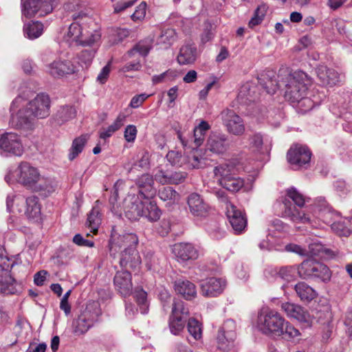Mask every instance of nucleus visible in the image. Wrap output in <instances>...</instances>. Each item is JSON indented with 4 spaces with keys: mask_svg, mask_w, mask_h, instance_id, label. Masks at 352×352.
Returning <instances> with one entry per match:
<instances>
[{
    "mask_svg": "<svg viewBox=\"0 0 352 352\" xmlns=\"http://www.w3.org/2000/svg\"><path fill=\"white\" fill-rule=\"evenodd\" d=\"M197 58V47L193 45H183L177 56V62L179 65H190L195 63Z\"/></svg>",
    "mask_w": 352,
    "mask_h": 352,
    "instance_id": "nucleus-32",
    "label": "nucleus"
},
{
    "mask_svg": "<svg viewBox=\"0 0 352 352\" xmlns=\"http://www.w3.org/2000/svg\"><path fill=\"white\" fill-rule=\"evenodd\" d=\"M285 250L300 256L307 255V250L306 249L295 243H289L285 245Z\"/></svg>",
    "mask_w": 352,
    "mask_h": 352,
    "instance_id": "nucleus-63",
    "label": "nucleus"
},
{
    "mask_svg": "<svg viewBox=\"0 0 352 352\" xmlns=\"http://www.w3.org/2000/svg\"><path fill=\"white\" fill-rule=\"evenodd\" d=\"M209 129L210 125L206 121H201L199 124L195 128L192 138L195 147H199L203 144L206 133Z\"/></svg>",
    "mask_w": 352,
    "mask_h": 352,
    "instance_id": "nucleus-42",
    "label": "nucleus"
},
{
    "mask_svg": "<svg viewBox=\"0 0 352 352\" xmlns=\"http://www.w3.org/2000/svg\"><path fill=\"white\" fill-rule=\"evenodd\" d=\"M188 163L192 168H204L208 165V160L201 155V151L195 150L188 156Z\"/></svg>",
    "mask_w": 352,
    "mask_h": 352,
    "instance_id": "nucleus-41",
    "label": "nucleus"
},
{
    "mask_svg": "<svg viewBox=\"0 0 352 352\" xmlns=\"http://www.w3.org/2000/svg\"><path fill=\"white\" fill-rule=\"evenodd\" d=\"M24 34L30 39L38 38L43 32V25L38 21H31L24 25Z\"/></svg>",
    "mask_w": 352,
    "mask_h": 352,
    "instance_id": "nucleus-40",
    "label": "nucleus"
},
{
    "mask_svg": "<svg viewBox=\"0 0 352 352\" xmlns=\"http://www.w3.org/2000/svg\"><path fill=\"white\" fill-rule=\"evenodd\" d=\"M189 314L187 305L184 301L174 300L168 318V327L171 333L179 335L184 330Z\"/></svg>",
    "mask_w": 352,
    "mask_h": 352,
    "instance_id": "nucleus-9",
    "label": "nucleus"
},
{
    "mask_svg": "<svg viewBox=\"0 0 352 352\" xmlns=\"http://www.w3.org/2000/svg\"><path fill=\"white\" fill-rule=\"evenodd\" d=\"M125 120L126 116L123 113H120L113 124L100 132V138L104 140L110 138L116 131L119 130L124 125Z\"/></svg>",
    "mask_w": 352,
    "mask_h": 352,
    "instance_id": "nucleus-39",
    "label": "nucleus"
},
{
    "mask_svg": "<svg viewBox=\"0 0 352 352\" xmlns=\"http://www.w3.org/2000/svg\"><path fill=\"white\" fill-rule=\"evenodd\" d=\"M146 3L142 2L135 9V12L131 15V19L133 21L142 20L146 15Z\"/></svg>",
    "mask_w": 352,
    "mask_h": 352,
    "instance_id": "nucleus-57",
    "label": "nucleus"
},
{
    "mask_svg": "<svg viewBox=\"0 0 352 352\" xmlns=\"http://www.w3.org/2000/svg\"><path fill=\"white\" fill-rule=\"evenodd\" d=\"M141 264V258L136 248H126L120 252V265L122 267L135 269Z\"/></svg>",
    "mask_w": 352,
    "mask_h": 352,
    "instance_id": "nucleus-28",
    "label": "nucleus"
},
{
    "mask_svg": "<svg viewBox=\"0 0 352 352\" xmlns=\"http://www.w3.org/2000/svg\"><path fill=\"white\" fill-rule=\"evenodd\" d=\"M71 290H69L63 295L60 303V308L67 316L71 312V306L68 302V298L71 294Z\"/></svg>",
    "mask_w": 352,
    "mask_h": 352,
    "instance_id": "nucleus-64",
    "label": "nucleus"
},
{
    "mask_svg": "<svg viewBox=\"0 0 352 352\" xmlns=\"http://www.w3.org/2000/svg\"><path fill=\"white\" fill-rule=\"evenodd\" d=\"M331 229L339 236H347L351 231L342 222H335L331 225Z\"/></svg>",
    "mask_w": 352,
    "mask_h": 352,
    "instance_id": "nucleus-59",
    "label": "nucleus"
},
{
    "mask_svg": "<svg viewBox=\"0 0 352 352\" xmlns=\"http://www.w3.org/2000/svg\"><path fill=\"white\" fill-rule=\"evenodd\" d=\"M268 6L265 3L259 5L254 11V16L249 22V27L253 28L254 26L260 24L264 19L267 12Z\"/></svg>",
    "mask_w": 352,
    "mask_h": 352,
    "instance_id": "nucleus-49",
    "label": "nucleus"
},
{
    "mask_svg": "<svg viewBox=\"0 0 352 352\" xmlns=\"http://www.w3.org/2000/svg\"><path fill=\"white\" fill-rule=\"evenodd\" d=\"M215 177L217 178L220 185L224 183V180L228 179L233 175H236L235 165L231 162L221 164L214 168L213 170Z\"/></svg>",
    "mask_w": 352,
    "mask_h": 352,
    "instance_id": "nucleus-33",
    "label": "nucleus"
},
{
    "mask_svg": "<svg viewBox=\"0 0 352 352\" xmlns=\"http://www.w3.org/2000/svg\"><path fill=\"white\" fill-rule=\"evenodd\" d=\"M8 263H3V266L0 265V292L4 294H13L17 290L15 285V280L10 274V270L14 265V262Z\"/></svg>",
    "mask_w": 352,
    "mask_h": 352,
    "instance_id": "nucleus-21",
    "label": "nucleus"
},
{
    "mask_svg": "<svg viewBox=\"0 0 352 352\" xmlns=\"http://www.w3.org/2000/svg\"><path fill=\"white\" fill-rule=\"evenodd\" d=\"M331 251L327 249L320 243H311L309 245V250H307V254L311 256H318L321 258L324 256H329L331 255Z\"/></svg>",
    "mask_w": 352,
    "mask_h": 352,
    "instance_id": "nucleus-51",
    "label": "nucleus"
},
{
    "mask_svg": "<svg viewBox=\"0 0 352 352\" xmlns=\"http://www.w3.org/2000/svg\"><path fill=\"white\" fill-rule=\"evenodd\" d=\"M173 253L182 261L195 260L198 257V252L192 244L189 243H175L172 248Z\"/></svg>",
    "mask_w": 352,
    "mask_h": 352,
    "instance_id": "nucleus-29",
    "label": "nucleus"
},
{
    "mask_svg": "<svg viewBox=\"0 0 352 352\" xmlns=\"http://www.w3.org/2000/svg\"><path fill=\"white\" fill-rule=\"evenodd\" d=\"M298 273L303 279L314 278L324 283L329 282L331 277V272L326 265L313 259L302 262Z\"/></svg>",
    "mask_w": 352,
    "mask_h": 352,
    "instance_id": "nucleus-8",
    "label": "nucleus"
},
{
    "mask_svg": "<svg viewBox=\"0 0 352 352\" xmlns=\"http://www.w3.org/2000/svg\"><path fill=\"white\" fill-rule=\"evenodd\" d=\"M89 136L87 134H83L80 136L75 138L73 142L72 146L69 149L68 158L70 161L74 160L77 156L82 153L84 147L89 139Z\"/></svg>",
    "mask_w": 352,
    "mask_h": 352,
    "instance_id": "nucleus-37",
    "label": "nucleus"
},
{
    "mask_svg": "<svg viewBox=\"0 0 352 352\" xmlns=\"http://www.w3.org/2000/svg\"><path fill=\"white\" fill-rule=\"evenodd\" d=\"M176 32L173 28H166L162 30L157 38L158 43L171 45L176 39Z\"/></svg>",
    "mask_w": 352,
    "mask_h": 352,
    "instance_id": "nucleus-52",
    "label": "nucleus"
},
{
    "mask_svg": "<svg viewBox=\"0 0 352 352\" xmlns=\"http://www.w3.org/2000/svg\"><path fill=\"white\" fill-rule=\"evenodd\" d=\"M76 111L73 106H62L56 114V119L60 124L67 122L76 116Z\"/></svg>",
    "mask_w": 352,
    "mask_h": 352,
    "instance_id": "nucleus-43",
    "label": "nucleus"
},
{
    "mask_svg": "<svg viewBox=\"0 0 352 352\" xmlns=\"http://www.w3.org/2000/svg\"><path fill=\"white\" fill-rule=\"evenodd\" d=\"M189 334L195 340H199L202 337V324L197 319L190 318L187 323Z\"/></svg>",
    "mask_w": 352,
    "mask_h": 352,
    "instance_id": "nucleus-48",
    "label": "nucleus"
},
{
    "mask_svg": "<svg viewBox=\"0 0 352 352\" xmlns=\"http://www.w3.org/2000/svg\"><path fill=\"white\" fill-rule=\"evenodd\" d=\"M317 76L322 85L333 86L339 82V74L333 69L320 65L316 70Z\"/></svg>",
    "mask_w": 352,
    "mask_h": 352,
    "instance_id": "nucleus-30",
    "label": "nucleus"
},
{
    "mask_svg": "<svg viewBox=\"0 0 352 352\" xmlns=\"http://www.w3.org/2000/svg\"><path fill=\"white\" fill-rule=\"evenodd\" d=\"M244 179L241 177H236V175H233L228 179L224 180L221 186L228 190V191L236 192L239 191L244 186Z\"/></svg>",
    "mask_w": 352,
    "mask_h": 352,
    "instance_id": "nucleus-44",
    "label": "nucleus"
},
{
    "mask_svg": "<svg viewBox=\"0 0 352 352\" xmlns=\"http://www.w3.org/2000/svg\"><path fill=\"white\" fill-rule=\"evenodd\" d=\"M129 35V31L126 29L117 28L113 30V43H118L122 42L123 39L126 38Z\"/></svg>",
    "mask_w": 352,
    "mask_h": 352,
    "instance_id": "nucleus-62",
    "label": "nucleus"
},
{
    "mask_svg": "<svg viewBox=\"0 0 352 352\" xmlns=\"http://www.w3.org/2000/svg\"><path fill=\"white\" fill-rule=\"evenodd\" d=\"M273 72H265L260 74L257 78L259 84L270 94H274L278 87L284 91L285 98L296 103L305 96L313 80L302 71L290 72L287 69L279 70L278 80L274 79Z\"/></svg>",
    "mask_w": 352,
    "mask_h": 352,
    "instance_id": "nucleus-1",
    "label": "nucleus"
},
{
    "mask_svg": "<svg viewBox=\"0 0 352 352\" xmlns=\"http://www.w3.org/2000/svg\"><path fill=\"white\" fill-rule=\"evenodd\" d=\"M96 52V50L94 49L84 50L78 54V59L82 67L84 65L85 67H87L91 65Z\"/></svg>",
    "mask_w": 352,
    "mask_h": 352,
    "instance_id": "nucleus-53",
    "label": "nucleus"
},
{
    "mask_svg": "<svg viewBox=\"0 0 352 352\" xmlns=\"http://www.w3.org/2000/svg\"><path fill=\"white\" fill-rule=\"evenodd\" d=\"M226 285L224 279L220 278H208L200 284L201 294L208 298H213L221 294Z\"/></svg>",
    "mask_w": 352,
    "mask_h": 352,
    "instance_id": "nucleus-22",
    "label": "nucleus"
},
{
    "mask_svg": "<svg viewBox=\"0 0 352 352\" xmlns=\"http://www.w3.org/2000/svg\"><path fill=\"white\" fill-rule=\"evenodd\" d=\"M159 197L170 204H174L179 201L180 199L179 194L171 187H163L159 190Z\"/></svg>",
    "mask_w": 352,
    "mask_h": 352,
    "instance_id": "nucleus-45",
    "label": "nucleus"
},
{
    "mask_svg": "<svg viewBox=\"0 0 352 352\" xmlns=\"http://www.w3.org/2000/svg\"><path fill=\"white\" fill-rule=\"evenodd\" d=\"M39 0H21L22 14L30 18L38 13Z\"/></svg>",
    "mask_w": 352,
    "mask_h": 352,
    "instance_id": "nucleus-47",
    "label": "nucleus"
},
{
    "mask_svg": "<svg viewBox=\"0 0 352 352\" xmlns=\"http://www.w3.org/2000/svg\"><path fill=\"white\" fill-rule=\"evenodd\" d=\"M151 48L152 41L151 39L140 41L128 52V55L129 57H131L135 53H138L143 56H146Z\"/></svg>",
    "mask_w": 352,
    "mask_h": 352,
    "instance_id": "nucleus-46",
    "label": "nucleus"
},
{
    "mask_svg": "<svg viewBox=\"0 0 352 352\" xmlns=\"http://www.w3.org/2000/svg\"><path fill=\"white\" fill-rule=\"evenodd\" d=\"M138 130L135 125L129 124L124 130V136L126 142H133L135 141Z\"/></svg>",
    "mask_w": 352,
    "mask_h": 352,
    "instance_id": "nucleus-60",
    "label": "nucleus"
},
{
    "mask_svg": "<svg viewBox=\"0 0 352 352\" xmlns=\"http://www.w3.org/2000/svg\"><path fill=\"white\" fill-rule=\"evenodd\" d=\"M307 199L295 188H290L286 190V195L283 201L285 206L284 216L294 222L309 223L311 217L307 213V208L302 210Z\"/></svg>",
    "mask_w": 352,
    "mask_h": 352,
    "instance_id": "nucleus-5",
    "label": "nucleus"
},
{
    "mask_svg": "<svg viewBox=\"0 0 352 352\" xmlns=\"http://www.w3.org/2000/svg\"><path fill=\"white\" fill-rule=\"evenodd\" d=\"M118 196V190H115L113 195H111L109 198V204L111 206V212L118 217H121L122 216V212H124L123 205L120 206L118 204L116 203Z\"/></svg>",
    "mask_w": 352,
    "mask_h": 352,
    "instance_id": "nucleus-55",
    "label": "nucleus"
},
{
    "mask_svg": "<svg viewBox=\"0 0 352 352\" xmlns=\"http://www.w3.org/2000/svg\"><path fill=\"white\" fill-rule=\"evenodd\" d=\"M134 298L140 307L142 314H146L148 309L147 293L142 288H137L134 292Z\"/></svg>",
    "mask_w": 352,
    "mask_h": 352,
    "instance_id": "nucleus-50",
    "label": "nucleus"
},
{
    "mask_svg": "<svg viewBox=\"0 0 352 352\" xmlns=\"http://www.w3.org/2000/svg\"><path fill=\"white\" fill-rule=\"evenodd\" d=\"M46 67L47 72L56 78L74 74L78 71L76 66L69 60L57 59L48 64Z\"/></svg>",
    "mask_w": 352,
    "mask_h": 352,
    "instance_id": "nucleus-16",
    "label": "nucleus"
},
{
    "mask_svg": "<svg viewBox=\"0 0 352 352\" xmlns=\"http://www.w3.org/2000/svg\"><path fill=\"white\" fill-rule=\"evenodd\" d=\"M311 152L306 145L296 144L287 151L288 162L296 168H307L310 164Z\"/></svg>",
    "mask_w": 352,
    "mask_h": 352,
    "instance_id": "nucleus-10",
    "label": "nucleus"
},
{
    "mask_svg": "<svg viewBox=\"0 0 352 352\" xmlns=\"http://www.w3.org/2000/svg\"><path fill=\"white\" fill-rule=\"evenodd\" d=\"M221 118L223 125L228 133L234 135H241L244 133L245 128L243 119L233 110L226 109L222 111Z\"/></svg>",
    "mask_w": 352,
    "mask_h": 352,
    "instance_id": "nucleus-14",
    "label": "nucleus"
},
{
    "mask_svg": "<svg viewBox=\"0 0 352 352\" xmlns=\"http://www.w3.org/2000/svg\"><path fill=\"white\" fill-rule=\"evenodd\" d=\"M228 136L223 133H212L206 142V149L216 155H223L229 149Z\"/></svg>",
    "mask_w": 352,
    "mask_h": 352,
    "instance_id": "nucleus-23",
    "label": "nucleus"
},
{
    "mask_svg": "<svg viewBox=\"0 0 352 352\" xmlns=\"http://www.w3.org/2000/svg\"><path fill=\"white\" fill-rule=\"evenodd\" d=\"M136 184L139 188V196L143 199L149 200L156 194L153 187L154 180L149 174H144L137 179Z\"/></svg>",
    "mask_w": 352,
    "mask_h": 352,
    "instance_id": "nucleus-27",
    "label": "nucleus"
},
{
    "mask_svg": "<svg viewBox=\"0 0 352 352\" xmlns=\"http://www.w3.org/2000/svg\"><path fill=\"white\" fill-rule=\"evenodd\" d=\"M295 272V268L292 266H285L281 267L278 272H277L278 275L283 279L289 280L292 278Z\"/></svg>",
    "mask_w": 352,
    "mask_h": 352,
    "instance_id": "nucleus-58",
    "label": "nucleus"
},
{
    "mask_svg": "<svg viewBox=\"0 0 352 352\" xmlns=\"http://www.w3.org/2000/svg\"><path fill=\"white\" fill-rule=\"evenodd\" d=\"M227 217L232 229L236 234L242 233L247 227V217L241 210L237 209L232 203L226 206Z\"/></svg>",
    "mask_w": 352,
    "mask_h": 352,
    "instance_id": "nucleus-19",
    "label": "nucleus"
},
{
    "mask_svg": "<svg viewBox=\"0 0 352 352\" xmlns=\"http://www.w3.org/2000/svg\"><path fill=\"white\" fill-rule=\"evenodd\" d=\"M56 185L50 179L40 177L31 190L38 192L41 195L47 197L55 191Z\"/></svg>",
    "mask_w": 352,
    "mask_h": 352,
    "instance_id": "nucleus-35",
    "label": "nucleus"
},
{
    "mask_svg": "<svg viewBox=\"0 0 352 352\" xmlns=\"http://www.w3.org/2000/svg\"><path fill=\"white\" fill-rule=\"evenodd\" d=\"M235 329V323L232 320H228L223 323L217 336L219 349L223 351L228 349L236 338Z\"/></svg>",
    "mask_w": 352,
    "mask_h": 352,
    "instance_id": "nucleus-24",
    "label": "nucleus"
},
{
    "mask_svg": "<svg viewBox=\"0 0 352 352\" xmlns=\"http://www.w3.org/2000/svg\"><path fill=\"white\" fill-rule=\"evenodd\" d=\"M99 201L96 202V205L93 207L91 212L88 214L87 223L91 232L96 234L98 232L99 226L101 223L100 208L98 206Z\"/></svg>",
    "mask_w": 352,
    "mask_h": 352,
    "instance_id": "nucleus-38",
    "label": "nucleus"
},
{
    "mask_svg": "<svg viewBox=\"0 0 352 352\" xmlns=\"http://www.w3.org/2000/svg\"><path fill=\"white\" fill-rule=\"evenodd\" d=\"M83 19L86 28L82 32L78 45L84 47L100 45L102 36L100 27L91 15L85 16Z\"/></svg>",
    "mask_w": 352,
    "mask_h": 352,
    "instance_id": "nucleus-11",
    "label": "nucleus"
},
{
    "mask_svg": "<svg viewBox=\"0 0 352 352\" xmlns=\"http://www.w3.org/2000/svg\"><path fill=\"white\" fill-rule=\"evenodd\" d=\"M176 76L175 72L168 70L160 75H155L152 77L153 84H158L163 82L166 78L173 79Z\"/></svg>",
    "mask_w": 352,
    "mask_h": 352,
    "instance_id": "nucleus-61",
    "label": "nucleus"
},
{
    "mask_svg": "<svg viewBox=\"0 0 352 352\" xmlns=\"http://www.w3.org/2000/svg\"><path fill=\"white\" fill-rule=\"evenodd\" d=\"M175 292L187 300H191L197 296L196 286L188 280H178L175 283Z\"/></svg>",
    "mask_w": 352,
    "mask_h": 352,
    "instance_id": "nucleus-31",
    "label": "nucleus"
},
{
    "mask_svg": "<svg viewBox=\"0 0 352 352\" xmlns=\"http://www.w3.org/2000/svg\"><path fill=\"white\" fill-rule=\"evenodd\" d=\"M294 290L300 300L310 302L317 296V292L305 282H299L294 285Z\"/></svg>",
    "mask_w": 352,
    "mask_h": 352,
    "instance_id": "nucleus-36",
    "label": "nucleus"
},
{
    "mask_svg": "<svg viewBox=\"0 0 352 352\" xmlns=\"http://www.w3.org/2000/svg\"><path fill=\"white\" fill-rule=\"evenodd\" d=\"M298 103V108L302 112H307L314 107L315 102H314L310 98L303 96L302 99L296 102Z\"/></svg>",
    "mask_w": 352,
    "mask_h": 352,
    "instance_id": "nucleus-56",
    "label": "nucleus"
},
{
    "mask_svg": "<svg viewBox=\"0 0 352 352\" xmlns=\"http://www.w3.org/2000/svg\"><path fill=\"white\" fill-rule=\"evenodd\" d=\"M40 177L41 175L35 167L27 162H22L14 171H9L5 179L7 183L15 181L31 189Z\"/></svg>",
    "mask_w": 352,
    "mask_h": 352,
    "instance_id": "nucleus-6",
    "label": "nucleus"
},
{
    "mask_svg": "<svg viewBox=\"0 0 352 352\" xmlns=\"http://www.w3.org/2000/svg\"><path fill=\"white\" fill-rule=\"evenodd\" d=\"M186 176L187 174L185 172L164 173L160 171L156 175L157 179L162 184H179L185 180Z\"/></svg>",
    "mask_w": 352,
    "mask_h": 352,
    "instance_id": "nucleus-34",
    "label": "nucleus"
},
{
    "mask_svg": "<svg viewBox=\"0 0 352 352\" xmlns=\"http://www.w3.org/2000/svg\"><path fill=\"white\" fill-rule=\"evenodd\" d=\"M250 150L255 155H268L272 149V142L263 134L254 132L248 135Z\"/></svg>",
    "mask_w": 352,
    "mask_h": 352,
    "instance_id": "nucleus-15",
    "label": "nucleus"
},
{
    "mask_svg": "<svg viewBox=\"0 0 352 352\" xmlns=\"http://www.w3.org/2000/svg\"><path fill=\"white\" fill-rule=\"evenodd\" d=\"M116 289L123 296H129L133 289L132 276L127 270L118 271L113 278Z\"/></svg>",
    "mask_w": 352,
    "mask_h": 352,
    "instance_id": "nucleus-26",
    "label": "nucleus"
},
{
    "mask_svg": "<svg viewBox=\"0 0 352 352\" xmlns=\"http://www.w3.org/2000/svg\"><path fill=\"white\" fill-rule=\"evenodd\" d=\"M256 328L265 336L281 337L287 340L295 338L300 335L298 329L274 309H262L258 314Z\"/></svg>",
    "mask_w": 352,
    "mask_h": 352,
    "instance_id": "nucleus-3",
    "label": "nucleus"
},
{
    "mask_svg": "<svg viewBox=\"0 0 352 352\" xmlns=\"http://www.w3.org/2000/svg\"><path fill=\"white\" fill-rule=\"evenodd\" d=\"M14 197L8 196L6 199L7 208L10 212H14L15 210L19 213L23 212L30 220L38 221L40 219L41 206L38 203V198L36 196L28 197L25 200V208L24 207V201L23 199L16 198V206L13 208Z\"/></svg>",
    "mask_w": 352,
    "mask_h": 352,
    "instance_id": "nucleus-7",
    "label": "nucleus"
},
{
    "mask_svg": "<svg viewBox=\"0 0 352 352\" xmlns=\"http://www.w3.org/2000/svg\"><path fill=\"white\" fill-rule=\"evenodd\" d=\"M138 244V238L133 233L112 234L109 243L110 255L116 258L117 254L122 249L124 250V248H136Z\"/></svg>",
    "mask_w": 352,
    "mask_h": 352,
    "instance_id": "nucleus-12",
    "label": "nucleus"
},
{
    "mask_svg": "<svg viewBox=\"0 0 352 352\" xmlns=\"http://www.w3.org/2000/svg\"><path fill=\"white\" fill-rule=\"evenodd\" d=\"M55 0H39L38 14L40 16H45L52 12L54 7Z\"/></svg>",
    "mask_w": 352,
    "mask_h": 352,
    "instance_id": "nucleus-54",
    "label": "nucleus"
},
{
    "mask_svg": "<svg viewBox=\"0 0 352 352\" xmlns=\"http://www.w3.org/2000/svg\"><path fill=\"white\" fill-rule=\"evenodd\" d=\"M281 309L289 318H294L307 325H310L314 320V316L299 305L286 302L282 303Z\"/></svg>",
    "mask_w": 352,
    "mask_h": 352,
    "instance_id": "nucleus-18",
    "label": "nucleus"
},
{
    "mask_svg": "<svg viewBox=\"0 0 352 352\" xmlns=\"http://www.w3.org/2000/svg\"><path fill=\"white\" fill-rule=\"evenodd\" d=\"M188 212L195 218L203 219L208 216L210 206L198 193L192 192L186 198Z\"/></svg>",
    "mask_w": 352,
    "mask_h": 352,
    "instance_id": "nucleus-13",
    "label": "nucleus"
},
{
    "mask_svg": "<svg viewBox=\"0 0 352 352\" xmlns=\"http://www.w3.org/2000/svg\"><path fill=\"white\" fill-rule=\"evenodd\" d=\"M135 194H128L123 200V211L125 217L131 221L138 220L141 217L154 222L160 219L161 211L157 204Z\"/></svg>",
    "mask_w": 352,
    "mask_h": 352,
    "instance_id": "nucleus-4",
    "label": "nucleus"
},
{
    "mask_svg": "<svg viewBox=\"0 0 352 352\" xmlns=\"http://www.w3.org/2000/svg\"><path fill=\"white\" fill-rule=\"evenodd\" d=\"M94 322V314L87 309H85L72 322L74 334L78 336L85 334L93 327Z\"/></svg>",
    "mask_w": 352,
    "mask_h": 352,
    "instance_id": "nucleus-25",
    "label": "nucleus"
},
{
    "mask_svg": "<svg viewBox=\"0 0 352 352\" xmlns=\"http://www.w3.org/2000/svg\"><path fill=\"white\" fill-rule=\"evenodd\" d=\"M50 98L45 94H38L25 107L12 114L10 124L18 129L32 131L35 126V119H43L50 113Z\"/></svg>",
    "mask_w": 352,
    "mask_h": 352,
    "instance_id": "nucleus-2",
    "label": "nucleus"
},
{
    "mask_svg": "<svg viewBox=\"0 0 352 352\" xmlns=\"http://www.w3.org/2000/svg\"><path fill=\"white\" fill-rule=\"evenodd\" d=\"M0 148L5 152L21 156L24 151L21 140L15 133H6L0 138Z\"/></svg>",
    "mask_w": 352,
    "mask_h": 352,
    "instance_id": "nucleus-17",
    "label": "nucleus"
},
{
    "mask_svg": "<svg viewBox=\"0 0 352 352\" xmlns=\"http://www.w3.org/2000/svg\"><path fill=\"white\" fill-rule=\"evenodd\" d=\"M85 16H90V14L82 10L78 12H74L72 15L74 22L68 28L67 36L71 40V41H75L78 45L81 38L82 32L86 28V25H85V21L83 19Z\"/></svg>",
    "mask_w": 352,
    "mask_h": 352,
    "instance_id": "nucleus-20",
    "label": "nucleus"
}]
</instances>
